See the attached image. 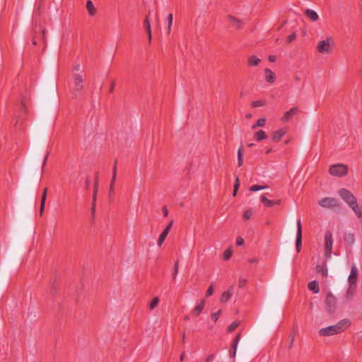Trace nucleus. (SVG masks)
Instances as JSON below:
<instances>
[{
  "mask_svg": "<svg viewBox=\"0 0 362 362\" xmlns=\"http://www.w3.org/2000/svg\"><path fill=\"white\" fill-rule=\"evenodd\" d=\"M73 73H77L81 71V66L79 64H76L73 67Z\"/></svg>",
  "mask_w": 362,
  "mask_h": 362,
  "instance_id": "46",
  "label": "nucleus"
},
{
  "mask_svg": "<svg viewBox=\"0 0 362 362\" xmlns=\"http://www.w3.org/2000/svg\"><path fill=\"white\" fill-rule=\"evenodd\" d=\"M286 129H285V128H281V129H277L272 133V139L273 141L278 142L286 134Z\"/></svg>",
  "mask_w": 362,
  "mask_h": 362,
  "instance_id": "11",
  "label": "nucleus"
},
{
  "mask_svg": "<svg viewBox=\"0 0 362 362\" xmlns=\"http://www.w3.org/2000/svg\"><path fill=\"white\" fill-rule=\"evenodd\" d=\"M356 286H349L346 291V298L350 300L354 296V290Z\"/></svg>",
  "mask_w": 362,
  "mask_h": 362,
  "instance_id": "29",
  "label": "nucleus"
},
{
  "mask_svg": "<svg viewBox=\"0 0 362 362\" xmlns=\"http://www.w3.org/2000/svg\"><path fill=\"white\" fill-rule=\"evenodd\" d=\"M298 109L296 107H293L289 110L286 112L282 116L281 120L283 122H288L293 117L297 115Z\"/></svg>",
  "mask_w": 362,
  "mask_h": 362,
  "instance_id": "9",
  "label": "nucleus"
},
{
  "mask_svg": "<svg viewBox=\"0 0 362 362\" xmlns=\"http://www.w3.org/2000/svg\"><path fill=\"white\" fill-rule=\"evenodd\" d=\"M264 105H265V103L264 101H262V100H256V101H253L252 103V105L254 107L264 106Z\"/></svg>",
  "mask_w": 362,
  "mask_h": 362,
  "instance_id": "37",
  "label": "nucleus"
},
{
  "mask_svg": "<svg viewBox=\"0 0 362 362\" xmlns=\"http://www.w3.org/2000/svg\"><path fill=\"white\" fill-rule=\"evenodd\" d=\"M305 15L308 17V18L313 21L316 22L319 20L318 14L313 10L307 8L305 10Z\"/></svg>",
  "mask_w": 362,
  "mask_h": 362,
  "instance_id": "14",
  "label": "nucleus"
},
{
  "mask_svg": "<svg viewBox=\"0 0 362 362\" xmlns=\"http://www.w3.org/2000/svg\"><path fill=\"white\" fill-rule=\"evenodd\" d=\"M255 137L257 141H262L267 138V134L263 130H259L255 134Z\"/></svg>",
  "mask_w": 362,
  "mask_h": 362,
  "instance_id": "25",
  "label": "nucleus"
},
{
  "mask_svg": "<svg viewBox=\"0 0 362 362\" xmlns=\"http://www.w3.org/2000/svg\"><path fill=\"white\" fill-rule=\"evenodd\" d=\"M293 341H294V337H291V344H292V343L293 342Z\"/></svg>",
  "mask_w": 362,
  "mask_h": 362,
  "instance_id": "63",
  "label": "nucleus"
},
{
  "mask_svg": "<svg viewBox=\"0 0 362 362\" xmlns=\"http://www.w3.org/2000/svg\"><path fill=\"white\" fill-rule=\"evenodd\" d=\"M243 162V153L242 147L239 148L238 151V165L241 166Z\"/></svg>",
  "mask_w": 362,
  "mask_h": 362,
  "instance_id": "30",
  "label": "nucleus"
},
{
  "mask_svg": "<svg viewBox=\"0 0 362 362\" xmlns=\"http://www.w3.org/2000/svg\"><path fill=\"white\" fill-rule=\"evenodd\" d=\"M261 201L267 206H269V207H271L274 205V202L272 200H269L268 199H267L264 196H262L261 197Z\"/></svg>",
  "mask_w": 362,
  "mask_h": 362,
  "instance_id": "33",
  "label": "nucleus"
},
{
  "mask_svg": "<svg viewBox=\"0 0 362 362\" xmlns=\"http://www.w3.org/2000/svg\"><path fill=\"white\" fill-rule=\"evenodd\" d=\"M318 204L325 209H334L338 206L337 201L333 197H325L318 201Z\"/></svg>",
  "mask_w": 362,
  "mask_h": 362,
  "instance_id": "5",
  "label": "nucleus"
},
{
  "mask_svg": "<svg viewBox=\"0 0 362 362\" xmlns=\"http://www.w3.org/2000/svg\"><path fill=\"white\" fill-rule=\"evenodd\" d=\"M45 205H42V204L40 203V214L42 216L44 212Z\"/></svg>",
  "mask_w": 362,
  "mask_h": 362,
  "instance_id": "53",
  "label": "nucleus"
},
{
  "mask_svg": "<svg viewBox=\"0 0 362 362\" xmlns=\"http://www.w3.org/2000/svg\"><path fill=\"white\" fill-rule=\"evenodd\" d=\"M173 225V221H171L168 226L165 228V229L163 231V233L160 235L158 240V246H161L163 243L164 242L166 236L168 235L171 227Z\"/></svg>",
  "mask_w": 362,
  "mask_h": 362,
  "instance_id": "13",
  "label": "nucleus"
},
{
  "mask_svg": "<svg viewBox=\"0 0 362 362\" xmlns=\"http://www.w3.org/2000/svg\"><path fill=\"white\" fill-rule=\"evenodd\" d=\"M184 356H185V354H182L181 355V356H180V361H183V359H184Z\"/></svg>",
  "mask_w": 362,
  "mask_h": 362,
  "instance_id": "61",
  "label": "nucleus"
},
{
  "mask_svg": "<svg viewBox=\"0 0 362 362\" xmlns=\"http://www.w3.org/2000/svg\"><path fill=\"white\" fill-rule=\"evenodd\" d=\"M252 214V210H247L243 213V218L245 220H247V219L250 218Z\"/></svg>",
  "mask_w": 362,
  "mask_h": 362,
  "instance_id": "41",
  "label": "nucleus"
},
{
  "mask_svg": "<svg viewBox=\"0 0 362 362\" xmlns=\"http://www.w3.org/2000/svg\"><path fill=\"white\" fill-rule=\"evenodd\" d=\"M301 238H302V232H301V223L300 221H297V232H296V245L297 251H300V248L301 247Z\"/></svg>",
  "mask_w": 362,
  "mask_h": 362,
  "instance_id": "10",
  "label": "nucleus"
},
{
  "mask_svg": "<svg viewBox=\"0 0 362 362\" xmlns=\"http://www.w3.org/2000/svg\"><path fill=\"white\" fill-rule=\"evenodd\" d=\"M163 215L165 216H167L168 215V211L167 207L165 206H164L163 207Z\"/></svg>",
  "mask_w": 362,
  "mask_h": 362,
  "instance_id": "52",
  "label": "nucleus"
},
{
  "mask_svg": "<svg viewBox=\"0 0 362 362\" xmlns=\"http://www.w3.org/2000/svg\"><path fill=\"white\" fill-rule=\"evenodd\" d=\"M116 175H117V167L116 164L113 167V172H112V177L111 180L110 185V194H112L114 192V185L116 180Z\"/></svg>",
  "mask_w": 362,
  "mask_h": 362,
  "instance_id": "22",
  "label": "nucleus"
},
{
  "mask_svg": "<svg viewBox=\"0 0 362 362\" xmlns=\"http://www.w3.org/2000/svg\"><path fill=\"white\" fill-rule=\"evenodd\" d=\"M47 192V188H45V189H44V192H43L42 195V197H41V204H42V205H45V200H46Z\"/></svg>",
  "mask_w": 362,
  "mask_h": 362,
  "instance_id": "42",
  "label": "nucleus"
},
{
  "mask_svg": "<svg viewBox=\"0 0 362 362\" xmlns=\"http://www.w3.org/2000/svg\"><path fill=\"white\" fill-rule=\"evenodd\" d=\"M173 16L172 13H170L168 16V27H167V33L169 34L171 31V27L173 25Z\"/></svg>",
  "mask_w": 362,
  "mask_h": 362,
  "instance_id": "31",
  "label": "nucleus"
},
{
  "mask_svg": "<svg viewBox=\"0 0 362 362\" xmlns=\"http://www.w3.org/2000/svg\"><path fill=\"white\" fill-rule=\"evenodd\" d=\"M358 271L355 264L351 267V272L348 277L349 286H356Z\"/></svg>",
  "mask_w": 362,
  "mask_h": 362,
  "instance_id": "6",
  "label": "nucleus"
},
{
  "mask_svg": "<svg viewBox=\"0 0 362 362\" xmlns=\"http://www.w3.org/2000/svg\"><path fill=\"white\" fill-rule=\"evenodd\" d=\"M333 244L334 240L332 233L330 232H327L325 235L324 243V254L326 260H329L331 259Z\"/></svg>",
  "mask_w": 362,
  "mask_h": 362,
  "instance_id": "2",
  "label": "nucleus"
},
{
  "mask_svg": "<svg viewBox=\"0 0 362 362\" xmlns=\"http://www.w3.org/2000/svg\"><path fill=\"white\" fill-rule=\"evenodd\" d=\"M74 84L76 86L75 90L79 91L83 88V76L80 73H72Z\"/></svg>",
  "mask_w": 362,
  "mask_h": 362,
  "instance_id": "7",
  "label": "nucleus"
},
{
  "mask_svg": "<svg viewBox=\"0 0 362 362\" xmlns=\"http://www.w3.org/2000/svg\"><path fill=\"white\" fill-rule=\"evenodd\" d=\"M259 62L260 59L255 55L250 56L248 59L249 64L251 66H257Z\"/></svg>",
  "mask_w": 362,
  "mask_h": 362,
  "instance_id": "28",
  "label": "nucleus"
},
{
  "mask_svg": "<svg viewBox=\"0 0 362 362\" xmlns=\"http://www.w3.org/2000/svg\"><path fill=\"white\" fill-rule=\"evenodd\" d=\"M86 9L90 16H93L96 13V9L93 5V3L88 0L86 3Z\"/></svg>",
  "mask_w": 362,
  "mask_h": 362,
  "instance_id": "23",
  "label": "nucleus"
},
{
  "mask_svg": "<svg viewBox=\"0 0 362 362\" xmlns=\"http://www.w3.org/2000/svg\"><path fill=\"white\" fill-rule=\"evenodd\" d=\"M296 35L295 33L290 35L287 38V43H291L294 40V39H296Z\"/></svg>",
  "mask_w": 362,
  "mask_h": 362,
  "instance_id": "44",
  "label": "nucleus"
},
{
  "mask_svg": "<svg viewBox=\"0 0 362 362\" xmlns=\"http://www.w3.org/2000/svg\"><path fill=\"white\" fill-rule=\"evenodd\" d=\"M177 272H178V264H177V263H176L175 264L174 272H173V278L174 279L176 277Z\"/></svg>",
  "mask_w": 362,
  "mask_h": 362,
  "instance_id": "47",
  "label": "nucleus"
},
{
  "mask_svg": "<svg viewBox=\"0 0 362 362\" xmlns=\"http://www.w3.org/2000/svg\"><path fill=\"white\" fill-rule=\"evenodd\" d=\"M47 159V155L45 156V159H44V161L42 163V168H44L45 163H46V160Z\"/></svg>",
  "mask_w": 362,
  "mask_h": 362,
  "instance_id": "55",
  "label": "nucleus"
},
{
  "mask_svg": "<svg viewBox=\"0 0 362 362\" xmlns=\"http://www.w3.org/2000/svg\"><path fill=\"white\" fill-rule=\"evenodd\" d=\"M97 191H98V185H97V182H95V185H94V192H93V203L96 202Z\"/></svg>",
  "mask_w": 362,
  "mask_h": 362,
  "instance_id": "43",
  "label": "nucleus"
},
{
  "mask_svg": "<svg viewBox=\"0 0 362 362\" xmlns=\"http://www.w3.org/2000/svg\"><path fill=\"white\" fill-rule=\"evenodd\" d=\"M159 298L158 297H154L152 300V301L149 304V308L150 310H153L158 304L159 303Z\"/></svg>",
  "mask_w": 362,
  "mask_h": 362,
  "instance_id": "32",
  "label": "nucleus"
},
{
  "mask_svg": "<svg viewBox=\"0 0 362 362\" xmlns=\"http://www.w3.org/2000/svg\"><path fill=\"white\" fill-rule=\"evenodd\" d=\"M214 293V288H213V286L211 285V286H209V288H208V290L206 291V296L207 297L211 296Z\"/></svg>",
  "mask_w": 362,
  "mask_h": 362,
  "instance_id": "45",
  "label": "nucleus"
},
{
  "mask_svg": "<svg viewBox=\"0 0 362 362\" xmlns=\"http://www.w3.org/2000/svg\"><path fill=\"white\" fill-rule=\"evenodd\" d=\"M204 307V300H202L199 303V304L194 309V314L195 315H199L202 311L203 310Z\"/></svg>",
  "mask_w": 362,
  "mask_h": 362,
  "instance_id": "26",
  "label": "nucleus"
},
{
  "mask_svg": "<svg viewBox=\"0 0 362 362\" xmlns=\"http://www.w3.org/2000/svg\"><path fill=\"white\" fill-rule=\"evenodd\" d=\"M317 270L318 272H321L324 276H327V269L325 268V267H321V266H317Z\"/></svg>",
  "mask_w": 362,
  "mask_h": 362,
  "instance_id": "38",
  "label": "nucleus"
},
{
  "mask_svg": "<svg viewBox=\"0 0 362 362\" xmlns=\"http://www.w3.org/2000/svg\"><path fill=\"white\" fill-rule=\"evenodd\" d=\"M269 60L271 62H274L275 60H276V57L274 56V55H270L269 57Z\"/></svg>",
  "mask_w": 362,
  "mask_h": 362,
  "instance_id": "54",
  "label": "nucleus"
},
{
  "mask_svg": "<svg viewBox=\"0 0 362 362\" xmlns=\"http://www.w3.org/2000/svg\"><path fill=\"white\" fill-rule=\"evenodd\" d=\"M329 173L334 177H343L348 173V166L343 163L334 164L329 166Z\"/></svg>",
  "mask_w": 362,
  "mask_h": 362,
  "instance_id": "3",
  "label": "nucleus"
},
{
  "mask_svg": "<svg viewBox=\"0 0 362 362\" xmlns=\"http://www.w3.org/2000/svg\"><path fill=\"white\" fill-rule=\"evenodd\" d=\"M246 117H247V119H250V118H251V117H252V115H251L250 113H249V114L246 115Z\"/></svg>",
  "mask_w": 362,
  "mask_h": 362,
  "instance_id": "60",
  "label": "nucleus"
},
{
  "mask_svg": "<svg viewBox=\"0 0 362 362\" xmlns=\"http://www.w3.org/2000/svg\"><path fill=\"white\" fill-rule=\"evenodd\" d=\"M144 29L147 33V35H148V43H151V38H152L151 28L150 20L148 16H146L144 21Z\"/></svg>",
  "mask_w": 362,
  "mask_h": 362,
  "instance_id": "12",
  "label": "nucleus"
},
{
  "mask_svg": "<svg viewBox=\"0 0 362 362\" xmlns=\"http://www.w3.org/2000/svg\"><path fill=\"white\" fill-rule=\"evenodd\" d=\"M266 188H267V185H264V186H261V185H252V186L250 188V191H251V192H256V191L261 190V189H266Z\"/></svg>",
  "mask_w": 362,
  "mask_h": 362,
  "instance_id": "35",
  "label": "nucleus"
},
{
  "mask_svg": "<svg viewBox=\"0 0 362 362\" xmlns=\"http://www.w3.org/2000/svg\"><path fill=\"white\" fill-rule=\"evenodd\" d=\"M232 250L230 248H228L227 250H225L224 252V254H223V257L226 260L230 259V257H231L232 255Z\"/></svg>",
  "mask_w": 362,
  "mask_h": 362,
  "instance_id": "36",
  "label": "nucleus"
},
{
  "mask_svg": "<svg viewBox=\"0 0 362 362\" xmlns=\"http://www.w3.org/2000/svg\"><path fill=\"white\" fill-rule=\"evenodd\" d=\"M271 151H272V149H271V148H267V149L266 150V153H267V154H268V153H271Z\"/></svg>",
  "mask_w": 362,
  "mask_h": 362,
  "instance_id": "59",
  "label": "nucleus"
},
{
  "mask_svg": "<svg viewBox=\"0 0 362 362\" xmlns=\"http://www.w3.org/2000/svg\"><path fill=\"white\" fill-rule=\"evenodd\" d=\"M317 50L322 54H328L331 52L330 47H318Z\"/></svg>",
  "mask_w": 362,
  "mask_h": 362,
  "instance_id": "34",
  "label": "nucleus"
},
{
  "mask_svg": "<svg viewBox=\"0 0 362 362\" xmlns=\"http://www.w3.org/2000/svg\"><path fill=\"white\" fill-rule=\"evenodd\" d=\"M238 189H235V188H234V189H233V195L234 197H235V196H236L237 192H238Z\"/></svg>",
  "mask_w": 362,
  "mask_h": 362,
  "instance_id": "57",
  "label": "nucleus"
},
{
  "mask_svg": "<svg viewBox=\"0 0 362 362\" xmlns=\"http://www.w3.org/2000/svg\"><path fill=\"white\" fill-rule=\"evenodd\" d=\"M275 203L277 204H280V201L279 200V201L276 202Z\"/></svg>",
  "mask_w": 362,
  "mask_h": 362,
  "instance_id": "64",
  "label": "nucleus"
},
{
  "mask_svg": "<svg viewBox=\"0 0 362 362\" xmlns=\"http://www.w3.org/2000/svg\"><path fill=\"white\" fill-rule=\"evenodd\" d=\"M265 78L268 83H272L274 82V74L269 69H265Z\"/></svg>",
  "mask_w": 362,
  "mask_h": 362,
  "instance_id": "21",
  "label": "nucleus"
},
{
  "mask_svg": "<svg viewBox=\"0 0 362 362\" xmlns=\"http://www.w3.org/2000/svg\"><path fill=\"white\" fill-rule=\"evenodd\" d=\"M295 80H296V81H300V77H299L298 76H297V75H296V76H295Z\"/></svg>",
  "mask_w": 362,
  "mask_h": 362,
  "instance_id": "58",
  "label": "nucleus"
},
{
  "mask_svg": "<svg viewBox=\"0 0 362 362\" xmlns=\"http://www.w3.org/2000/svg\"><path fill=\"white\" fill-rule=\"evenodd\" d=\"M113 88H114V83L112 82V83H111L110 88V92H112Z\"/></svg>",
  "mask_w": 362,
  "mask_h": 362,
  "instance_id": "56",
  "label": "nucleus"
},
{
  "mask_svg": "<svg viewBox=\"0 0 362 362\" xmlns=\"http://www.w3.org/2000/svg\"><path fill=\"white\" fill-rule=\"evenodd\" d=\"M236 243L238 245H242L244 243V240L241 237H238Z\"/></svg>",
  "mask_w": 362,
  "mask_h": 362,
  "instance_id": "49",
  "label": "nucleus"
},
{
  "mask_svg": "<svg viewBox=\"0 0 362 362\" xmlns=\"http://www.w3.org/2000/svg\"><path fill=\"white\" fill-rule=\"evenodd\" d=\"M214 358V355H209L206 358V362H212Z\"/></svg>",
  "mask_w": 362,
  "mask_h": 362,
  "instance_id": "50",
  "label": "nucleus"
},
{
  "mask_svg": "<svg viewBox=\"0 0 362 362\" xmlns=\"http://www.w3.org/2000/svg\"><path fill=\"white\" fill-rule=\"evenodd\" d=\"M325 303L327 310L329 312H333L336 308V298L332 293H328L326 297Z\"/></svg>",
  "mask_w": 362,
  "mask_h": 362,
  "instance_id": "8",
  "label": "nucleus"
},
{
  "mask_svg": "<svg viewBox=\"0 0 362 362\" xmlns=\"http://www.w3.org/2000/svg\"><path fill=\"white\" fill-rule=\"evenodd\" d=\"M239 187H240V180H239L238 177H236L235 185H234V188H235V189H238Z\"/></svg>",
  "mask_w": 362,
  "mask_h": 362,
  "instance_id": "48",
  "label": "nucleus"
},
{
  "mask_svg": "<svg viewBox=\"0 0 362 362\" xmlns=\"http://www.w3.org/2000/svg\"><path fill=\"white\" fill-rule=\"evenodd\" d=\"M338 194L350 207L357 202L354 194L346 189H340Z\"/></svg>",
  "mask_w": 362,
  "mask_h": 362,
  "instance_id": "4",
  "label": "nucleus"
},
{
  "mask_svg": "<svg viewBox=\"0 0 362 362\" xmlns=\"http://www.w3.org/2000/svg\"><path fill=\"white\" fill-rule=\"evenodd\" d=\"M352 210L354 211L356 216L357 218L362 221V206H359L357 204H354L353 206H351Z\"/></svg>",
  "mask_w": 362,
  "mask_h": 362,
  "instance_id": "18",
  "label": "nucleus"
},
{
  "mask_svg": "<svg viewBox=\"0 0 362 362\" xmlns=\"http://www.w3.org/2000/svg\"><path fill=\"white\" fill-rule=\"evenodd\" d=\"M221 310H218L217 312L212 313L211 314V319L214 322H216L218 320L219 316L221 315Z\"/></svg>",
  "mask_w": 362,
  "mask_h": 362,
  "instance_id": "39",
  "label": "nucleus"
},
{
  "mask_svg": "<svg viewBox=\"0 0 362 362\" xmlns=\"http://www.w3.org/2000/svg\"><path fill=\"white\" fill-rule=\"evenodd\" d=\"M233 286H230L228 291H225L222 293L220 299L221 303H226L230 299L233 294Z\"/></svg>",
  "mask_w": 362,
  "mask_h": 362,
  "instance_id": "19",
  "label": "nucleus"
},
{
  "mask_svg": "<svg viewBox=\"0 0 362 362\" xmlns=\"http://www.w3.org/2000/svg\"><path fill=\"white\" fill-rule=\"evenodd\" d=\"M239 325V322H233L229 327H228V331L230 332H233V330H235L238 326Z\"/></svg>",
  "mask_w": 362,
  "mask_h": 362,
  "instance_id": "40",
  "label": "nucleus"
},
{
  "mask_svg": "<svg viewBox=\"0 0 362 362\" xmlns=\"http://www.w3.org/2000/svg\"><path fill=\"white\" fill-rule=\"evenodd\" d=\"M228 18L231 25L234 28H240L243 25V21L242 20L236 18L232 16H229Z\"/></svg>",
  "mask_w": 362,
  "mask_h": 362,
  "instance_id": "16",
  "label": "nucleus"
},
{
  "mask_svg": "<svg viewBox=\"0 0 362 362\" xmlns=\"http://www.w3.org/2000/svg\"><path fill=\"white\" fill-rule=\"evenodd\" d=\"M344 240L345 241L346 245L349 247L352 246L356 241L355 235L351 233H348L345 234Z\"/></svg>",
  "mask_w": 362,
  "mask_h": 362,
  "instance_id": "17",
  "label": "nucleus"
},
{
  "mask_svg": "<svg viewBox=\"0 0 362 362\" xmlns=\"http://www.w3.org/2000/svg\"><path fill=\"white\" fill-rule=\"evenodd\" d=\"M246 280L245 279H240V283H239V287L240 288H242L244 286V285L246 284Z\"/></svg>",
  "mask_w": 362,
  "mask_h": 362,
  "instance_id": "51",
  "label": "nucleus"
},
{
  "mask_svg": "<svg viewBox=\"0 0 362 362\" xmlns=\"http://www.w3.org/2000/svg\"><path fill=\"white\" fill-rule=\"evenodd\" d=\"M266 121H267L266 118H264V117L259 119L257 121V122L252 126V129H257L258 127H264L265 125V124H266Z\"/></svg>",
  "mask_w": 362,
  "mask_h": 362,
  "instance_id": "27",
  "label": "nucleus"
},
{
  "mask_svg": "<svg viewBox=\"0 0 362 362\" xmlns=\"http://www.w3.org/2000/svg\"><path fill=\"white\" fill-rule=\"evenodd\" d=\"M240 334H238L235 340H234V342L232 345V350L230 351V355L231 356V357L234 358L235 356V354H236V351H237V347H238V341H240Z\"/></svg>",
  "mask_w": 362,
  "mask_h": 362,
  "instance_id": "20",
  "label": "nucleus"
},
{
  "mask_svg": "<svg viewBox=\"0 0 362 362\" xmlns=\"http://www.w3.org/2000/svg\"><path fill=\"white\" fill-rule=\"evenodd\" d=\"M350 325L351 322L349 320L344 319L334 325L322 328L319 330V334L322 337H328L337 334L344 331Z\"/></svg>",
  "mask_w": 362,
  "mask_h": 362,
  "instance_id": "1",
  "label": "nucleus"
},
{
  "mask_svg": "<svg viewBox=\"0 0 362 362\" xmlns=\"http://www.w3.org/2000/svg\"><path fill=\"white\" fill-rule=\"evenodd\" d=\"M308 287L309 290L313 291L314 293H319L320 289H319V286H318V284L317 281H313L310 282L308 284Z\"/></svg>",
  "mask_w": 362,
  "mask_h": 362,
  "instance_id": "24",
  "label": "nucleus"
},
{
  "mask_svg": "<svg viewBox=\"0 0 362 362\" xmlns=\"http://www.w3.org/2000/svg\"><path fill=\"white\" fill-rule=\"evenodd\" d=\"M95 202H94V203L93 202V208H92L93 211H95Z\"/></svg>",
  "mask_w": 362,
  "mask_h": 362,
  "instance_id": "62",
  "label": "nucleus"
},
{
  "mask_svg": "<svg viewBox=\"0 0 362 362\" xmlns=\"http://www.w3.org/2000/svg\"><path fill=\"white\" fill-rule=\"evenodd\" d=\"M336 44L335 40L332 36L326 35L324 38L320 40L317 45H332Z\"/></svg>",
  "mask_w": 362,
  "mask_h": 362,
  "instance_id": "15",
  "label": "nucleus"
}]
</instances>
